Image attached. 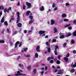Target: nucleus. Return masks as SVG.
Returning <instances> with one entry per match:
<instances>
[{"label": "nucleus", "mask_w": 76, "mask_h": 76, "mask_svg": "<svg viewBox=\"0 0 76 76\" xmlns=\"http://www.w3.org/2000/svg\"><path fill=\"white\" fill-rule=\"evenodd\" d=\"M22 75L23 76H26V74H20V72L19 71H18L17 72V73L15 74V76H20Z\"/></svg>", "instance_id": "1"}, {"label": "nucleus", "mask_w": 76, "mask_h": 76, "mask_svg": "<svg viewBox=\"0 0 76 76\" xmlns=\"http://www.w3.org/2000/svg\"><path fill=\"white\" fill-rule=\"evenodd\" d=\"M26 5L28 6V9H29L31 7V4L29 3L28 2H26Z\"/></svg>", "instance_id": "2"}, {"label": "nucleus", "mask_w": 76, "mask_h": 76, "mask_svg": "<svg viewBox=\"0 0 76 76\" xmlns=\"http://www.w3.org/2000/svg\"><path fill=\"white\" fill-rule=\"evenodd\" d=\"M39 49H40V47L39 45H37L36 48L37 51V52H40V50H39Z\"/></svg>", "instance_id": "3"}, {"label": "nucleus", "mask_w": 76, "mask_h": 76, "mask_svg": "<svg viewBox=\"0 0 76 76\" xmlns=\"http://www.w3.org/2000/svg\"><path fill=\"white\" fill-rule=\"evenodd\" d=\"M45 33V31H44L40 30L39 31V34L40 35H42V34H44Z\"/></svg>", "instance_id": "4"}, {"label": "nucleus", "mask_w": 76, "mask_h": 76, "mask_svg": "<svg viewBox=\"0 0 76 76\" xmlns=\"http://www.w3.org/2000/svg\"><path fill=\"white\" fill-rule=\"evenodd\" d=\"M20 44V42H19V41H17L16 42L15 44V48H17L18 47V44Z\"/></svg>", "instance_id": "5"}, {"label": "nucleus", "mask_w": 76, "mask_h": 76, "mask_svg": "<svg viewBox=\"0 0 76 76\" xmlns=\"http://www.w3.org/2000/svg\"><path fill=\"white\" fill-rule=\"evenodd\" d=\"M72 35V34L71 33L69 32L66 34V37H70Z\"/></svg>", "instance_id": "6"}, {"label": "nucleus", "mask_w": 76, "mask_h": 76, "mask_svg": "<svg viewBox=\"0 0 76 76\" xmlns=\"http://www.w3.org/2000/svg\"><path fill=\"white\" fill-rule=\"evenodd\" d=\"M22 23H19L17 24V26L19 28H21L22 27Z\"/></svg>", "instance_id": "7"}, {"label": "nucleus", "mask_w": 76, "mask_h": 76, "mask_svg": "<svg viewBox=\"0 0 76 76\" xmlns=\"http://www.w3.org/2000/svg\"><path fill=\"white\" fill-rule=\"evenodd\" d=\"M18 66L20 67V68H22V69H23V65L21 64H18Z\"/></svg>", "instance_id": "8"}, {"label": "nucleus", "mask_w": 76, "mask_h": 76, "mask_svg": "<svg viewBox=\"0 0 76 76\" xmlns=\"http://www.w3.org/2000/svg\"><path fill=\"white\" fill-rule=\"evenodd\" d=\"M3 22H4V17H3L1 21V23H3Z\"/></svg>", "instance_id": "9"}, {"label": "nucleus", "mask_w": 76, "mask_h": 76, "mask_svg": "<svg viewBox=\"0 0 76 76\" xmlns=\"http://www.w3.org/2000/svg\"><path fill=\"white\" fill-rule=\"evenodd\" d=\"M64 59L65 61L66 62H67L69 60V58L66 57H65L64 58Z\"/></svg>", "instance_id": "10"}, {"label": "nucleus", "mask_w": 76, "mask_h": 76, "mask_svg": "<svg viewBox=\"0 0 76 76\" xmlns=\"http://www.w3.org/2000/svg\"><path fill=\"white\" fill-rule=\"evenodd\" d=\"M41 11H44V7L43 6H42L41 8L40 9Z\"/></svg>", "instance_id": "11"}, {"label": "nucleus", "mask_w": 76, "mask_h": 76, "mask_svg": "<svg viewBox=\"0 0 76 76\" xmlns=\"http://www.w3.org/2000/svg\"><path fill=\"white\" fill-rule=\"evenodd\" d=\"M61 16L62 18H66V17H67V15L65 14L64 13L62 14Z\"/></svg>", "instance_id": "12"}, {"label": "nucleus", "mask_w": 76, "mask_h": 76, "mask_svg": "<svg viewBox=\"0 0 76 76\" xmlns=\"http://www.w3.org/2000/svg\"><path fill=\"white\" fill-rule=\"evenodd\" d=\"M34 21V20L33 19L31 20L30 21H29V24H31V23H33Z\"/></svg>", "instance_id": "13"}, {"label": "nucleus", "mask_w": 76, "mask_h": 76, "mask_svg": "<svg viewBox=\"0 0 76 76\" xmlns=\"http://www.w3.org/2000/svg\"><path fill=\"white\" fill-rule=\"evenodd\" d=\"M51 25H54V23L55 21L53 20H52L51 21Z\"/></svg>", "instance_id": "14"}, {"label": "nucleus", "mask_w": 76, "mask_h": 76, "mask_svg": "<svg viewBox=\"0 0 76 76\" xmlns=\"http://www.w3.org/2000/svg\"><path fill=\"white\" fill-rule=\"evenodd\" d=\"M31 13V11H27L26 12V15L27 16H28L29 15V13Z\"/></svg>", "instance_id": "15"}, {"label": "nucleus", "mask_w": 76, "mask_h": 76, "mask_svg": "<svg viewBox=\"0 0 76 76\" xmlns=\"http://www.w3.org/2000/svg\"><path fill=\"white\" fill-rule=\"evenodd\" d=\"M33 72H34V75H35V74H36V73H37V70L36 69H34L33 70Z\"/></svg>", "instance_id": "16"}, {"label": "nucleus", "mask_w": 76, "mask_h": 76, "mask_svg": "<svg viewBox=\"0 0 76 76\" xmlns=\"http://www.w3.org/2000/svg\"><path fill=\"white\" fill-rule=\"evenodd\" d=\"M35 58H38V54L37 53H35Z\"/></svg>", "instance_id": "17"}, {"label": "nucleus", "mask_w": 76, "mask_h": 76, "mask_svg": "<svg viewBox=\"0 0 76 76\" xmlns=\"http://www.w3.org/2000/svg\"><path fill=\"white\" fill-rule=\"evenodd\" d=\"M11 9H12V8L10 7L8 9H7V13H9V10H11Z\"/></svg>", "instance_id": "18"}, {"label": "nucleus", "mask_w": 76, "mask_h": 76, "mask_svg": "<svg viewBox=\"0 0 76 76\" xmlns=\"http://www.w3.org/2000/svg\"><path fill=\"white\" fill-rule=\"evenodd\" d=\"M48 49V51L49 53L51 52V48H50L49 47L47 48Z\"/></svg>", "instance_id": "19"}, {"label": "nucleus", "mask_w": 76, "mask_h": 76, "mask_svg": "<svg viewBox=\"0 0 76 76\" xmlns=\"http://www.w3.org/2000/svg\"><path fill=\"white\" fill-rule=\"evenodd\" d=\"M59 38L60 39H63V38H64V35H61L60 36Z\"/></svg>", "instance_id": "20"}, {"label": "nucleus", "mask_w": 76, "mask_h": 76, "mask_svg": "<svg viewBox=\"0 0 76 76\" xmlns=\"http://www.w3.org/2000/svg\"><path fill=\"white\" fill-rule=\"evenodd\" d=\"M27 69L28 70H30L31 69V66H28L27 67Z\"/></svg>", "instance_id": "21"}, {"label": "nucleus", "mask_w": 76, "mask_h": 76, "mask_svg": "<svg viewBox=\"0 0 76 76\" xmlns=\"http://www.w3.org/2000/svg\"><path fill=\"white\" fill-rule=\"evenodd\" d=\"M1 9L2 10L4 9V7L3 6H0V10H1Z\"/></svg>", "instance_id": "22"}, {"label": "nucleus", "mask_w": 76, "mask_h": 76, "mask_svg": "<svg viewBox=\"0 0 76 76\" xmlns=\"http://www.w3.org/2000/svg\"><path fill=\"white\" fill-rule=\"evenodd\" d=\"M54 33H56V32H57V28H55L54 29Z\"/></svg>", "instance_id": "23"}, {"label": "nucleus", "mask_w": 76, "mask_h": 76, "mask_svg": "<svg viewBox=\"0 0 76 76\" xmlns=\"http://www.w3.org/2000/svg\"><path fill=\"white\" fill-rule=\"evenodd\" d=\"M73 35L74 36H76V30H75L73 32Z\"/></svg>", "instance_id": "24"}, {"label": "nucleus", "mask_w": 76, "mask_h": 76, "mask_svg": "<svg viewBox=\"0 0 76 76\" xmlns=\"http://www.w3.org/2000/svg\"><path fill=\"white\" fill-rule=\"evenodd\" d=\"M4 25H6V26H7L8 25V23H7V21H5L4 22Z\"/></svg>", "instance_id": "25"}, {"label": "nucleus", "mask_w": 76, "mask_h": 76, "mask_svg": "<svg viewBox=\"0 0 76 76\" xmlns=\"http://www.w3.org/2000/svg\"><path fill=\"white\" fill-rule=\"evenodd\" d=\"M71 43H72V44H75V40H74L72 39L71 40Z\"/></svg>", "instance_id": "26"}, {"label": "nucleus", "mask_w": 76, "mask_h": 76, "mask_svg": "<svg viewBox=\"0 0 76 76\" xmlns=\"http://www.w3.org/2000/svg\"><path fill=\"white\" fill-rule=\"evenodd\" d=\"M56 63L57 64H60V61L58 60H57L56 62Z\"/></svg>", "instance_id": "27"}, {"label": "nucleus", "mask_w": 76, "mask_h": 76, "mask_svg": "<svg viewBox=\"0 0 76 76\" xmlns=\"http://www.w3.org/2000/svg\"><path fill=\"white\" fill-rule=\"evenodd\" d=\"M61 73H62V71H61V70H60L58 71V75L60 74H62Z\"/></svg>", "instance_id": "28"}, {"label": "nucleus", "mask_w": 76, "mask_h": 76, "mask_svg": "<svg viewBox=\"0 0 76 76\" xmlns=\"http://www.w3.org/2000/svg\"><path fill=\"white\" fill-rule=\"evenodd\" d=\"M13 17H14L13 15H12L11 16V19L12 20H14L15 19V18Z\"/></svg>", "instance_id": "29"}, {"label": "nucleus", "mask_w": 76, "mask_h": 76, "mask_svg": "<svg viewBox=\"0 0 76 76\" xmlns=\"http://www.w3.org/2000/svg\"><path fill=\"white\" fill-rule=\"evenodd\" d=\"M20 21V19L17 18V20L16 21V23H19V22Z\"/></svg>", "instance_id": "30"}, {"label": "nucleus", "mask_w": 76, "mask_h": 76, "mask_svg": "<svg viewBox=\"0 0 76 76\" xmlns=\"http://www.w3.org/2000/svg\"><path fill=\"white\" fill-rule=\"evenodd\" d=\"M63 22V20L61 19L59 20V23H62V22Z\"/></svg>", "instance_id": "31"}, {"label": "nucleus", "mask_w": 76, "mask_h": 76, "mask_svg": "<svg viewBox=\"0 0 76 76\" xmlns=\"http://www.w3.org/2000/svg\"><path fill=\"white\" fill-rule=\"evenodd\" d=\"M4 40H0V43H2L3 44H4Z\"/></svg>", "instance_id": "32"}, {"label": "nucleus", "mask_w": 76, "mask_h": 76, "mask_svg": "<svg viewBox=\"0 0 76 76\" xmlns=\"http://www.w3.org/2000/svg\"><path fill=\"white\" fill-rule=\"evenodd\" d=\"M64 22H68L69 21V19H64Z\"/></svg>", "instance_id": "33"}, {"label": "nucleus", "mask_w": 76, "mask_h": 76, "mask_svg": "<svg viewBox=\"0 0 76 76\" xmlns=\"http://www.w3.org/2000/svg\"><path fill=\"white\" fill-rule=\"evenodd\" d=\"M71 72L72 73H74V72H75V69H72L71 70Z\"/></svg>", "instance_id": "34"}, {"label": "nucleus", "mask_w": 76, "mask_h": 76, "mask_svg": "<svg viewBox=\"0 0 76 76\" xmlns=\"http://www.w3.org/2000/svg\"><path fill=\"white\" fill-rule=\"evenodd\" d=\"M46 44L47 46H50V44L48 43V42H46Z\"/></svg>", "instance_id": "35"}, {"label": "nucleus", "mask_w": 76, "mask_h": 76, "mask_svg": "<svg viewBox=\"0 0 76 76\" xmlns=\"http://www.w3.org/2000/svg\"><path fill=\"white\" fill-rule=\"evenodd\" d=\"M17 34V31H15L13 34H12L13 35H16Z\"/></svg>", "instance_id": "36"}, {"label": "nucleus", "mask_w": 76, "mask_h": 76, "mask_svg": "<svg viewBox=\"0 0 76 76\" xmlns=\"http://www.w3.org/2000/svg\"><path fill=\"white\" fill-rule=\"evenodd\" d=\"M73 23L74 24V25H76V20H74L73 21Z\"/></svg>", "instance_id": "37"}, {"label": "nucleus", "mask_w": 76, "mask_h": 76, "mask_svg": "<svg viewBox=\"0 0 76 76\" xmlns=\"http://www.w3.org/2000/svg\"><path fill=\"white\" fill-rule=\"evenodd\" d=\"M33 16L31 15V16H29V18H30V19H33Z\"/></svg>", "instance_id": "38"}, {"label": "nucleus", "mask_w": 76, "mask_h": 76, "mask_svg": "<svg viewBox=\"0 0 76 76\" xmlns=\"http://www.w3.org/2000/svg\"><path fill=\"white\" fill-rule=\"evenodd\" d=\"M56 42V39H54L52 40V42Z\"/></svg>", "instance_id": "39"}, {"label": "nucleus", "mask_w": 76, "mask_h": 76, "mask_svg": "<svg viewBox=\"0 0 76 76\" xmlns=\"http://www.w3.org/2000/svg\"><path fill=\"white\" fill-rule=\"evenodd\" d=\"M26 7L25 6V5H23V10H25V8Z\"/></svg>", "instance_id": "40"}, {"label": "nucleus", "mask_w": 76, "mask_h": 76, "mask_svg": "<svg viewBox=\"0 0 76 76\" xmlns=\"http://www.w3.org/2000/svg\"><path fill=\"white\" fill-rule=\"evenodd\" d=\"M24 56L25 57H29L30 56V55H24Z\"/></svg>", "instance_id": "41"}, {"label": "nucleus", "mask_w": 76, "mask_h": 76, "mask_svg": "<svg viewBox=\"0 0 76 76\" xmlns=\"http://www.w3.org/2000/svg\"><path fill=\"white\" fill-rule=\"evenodd\" d=\"M66 45H67V43L66 42L64 43L63 44L64 47H66Z\"/></svg>", "instance_id": "42"}, {"label": "nucleus", "mask_w": 76, "mask_h": 76, "mask_svg": "<svg viewBox=\"0 0 76 76\" xmlns=\"http://www.w3.org/2000/svg\"><path fill=\"white\" fill-rule=\"evenodd\" d=\"M54 52L55 53V55H58V54H57V51H55Z\"/></svg>", "instance_id": "43"}, {"label": "nucleus", "mask_w": 76, "mask_h": 76, "mask_svg": "<svg viewBox=\"0 0 76 76\" xmlns=\"http://www.w3.org/2000/svg\"><path fill=\"white\" fill-rule=\"evenodd\" d=\"M56 6V4L53 3L52 4V7H54Z\"/></svg>", "instance_id": "44"}, {"label": "nucleus", "mask_w": 76, "mask_h": 76, "mask_svg": "<svg viewBox=\"0 0 76 76\" xmlns=\"http://www.w3.org/2000/svg\"><path fill=\"white\" fill-rule=\"evenodd\" d=\"M22 46V42H21L20 44L19 45V47H20Z\"/></svg>", "instance_id": "45"}, {"label": "nucleus", "mask_w": 76, "mask_h": 76, "mask_svg": "<svg viewBox=\"0 0 76 76\" xmlns=\"http://www.w3.org/2000/svg\"><path fill=\"white\" fill-rule=\"evenodd\" d=\"M7 32L8 33H10V31H9V29L7 28Z\"/></svg>", "instance_id": "46"}, {"label": "nucleus", "mask_w": 76, "mask_h": 76, "mask_svg": "<svg viewBox=\"0 0 76 76\" xmlns=\"http://www.w3.org/2000/svg\"><path fill=\"white\" fill-rule=\"evenodd\" d=\"M69 56H70V54H69V53H68L67 56H66V57H69Z\"/></svg>", "instance_id": "47"}, {"label": "nucleus", "mask_w": 76, "mask_h": 76, "mask_svg": "<svg viewBox=\"0 0 76 76\" xmlns=\"http://www.w3.org/2000/svg\"><path fill=\"white\" fill-rule=\"evenodd\" d=\"M70 26V24H69L68 25H66L65 26V27H68V26Z\"/></svg>", "instance_id": "48"}, {"label": "nucleus", "mask_w": 76, "mask_h": 76, "mask_svg": "<svg viewBox=\"0 0 76 76\" xmlns=\"http://www.w3.org/2000/svg\"><path fill=\"white\" fill-rule=\"evenodd\" d=\"M68 29L71 30L72 29V27H71V26L69 27L68 28Z\"/></svg>", "instance_id": "49"}, {"label": "nucleus", "mask_w": 76, "mask_h": 76, "mask_svg": "<svg viewBox=\"0 0 76 76\" xmlns=\"http://www.w3.org/2000/svg\"><path fill=\"white\" fill-rule=\"evenodd\" d=\"M50 63H54V61L53 60H51L50 62Z\"/></svg>", "instance_id": "50"}, {"label": "nucleus", "mask_w": 76, "mask_h": 76, "mask_svg": "<svg viewBox=\"0 0 76 76\" xmlns=\"http://www.w3.org/2000/svg\"><path fill=\"white\" fill-rule=\"evenodd\" d=\"M4 13H6L7 12V8H5L4 9Z\"/></svg>", "instance_id": "51"}, {"label": "nucleus", "mask_w": 76, "mask_h": 76, "mask_svg": "<svg viewBox=\"0 0 76 76\" xmlns=\"http://www.w3.org/2000/svg\"><path fill=\"white\" fill-rule=\"evenodd\" d=\"M60 57H61V56H58V60H60Z\"/></svg>", "instance_id": "52"}, {"label": "nucleus", "mask_w": 76, "mask_h": 76, "mask_svg": "<svg viewBox=\"0 0 76 76\" xmlns=\"http://www.w3.org/2000/svg\"><path fill=\"white\" fill-rule=\"evenodd\" d=\"M3 31L1 32V33L3 34H4V29H2Z\"/></svg>", "instance_id": "53"}, {"label": "nucleus", "mask_w": 76, "mask_h": 76, "mask_svg": "<svg viewBox=\"0 0 76 76\" xmlns=\"http://www.w3.org/2000/svg\"><path fill=\"white\" fill-rule=\"evenodd\" d=\"M40 73H41L42 75H43V74L44 73V71L41 72H40Z\"/></svg>", "instance_id": "54"}, {"label": "nucleus", "mask_w": 76, "mask_h": 76, "mask_svg": "<svg viewBox=\"0 0 76 76\" xmlns=\"http://www.w3.org/2000/svg\"><path fill=\"white\" fill-rule=\"evenodd\" d=\"M10 45H11V46H12V45H13V43H12V42H10Z\"/></svg>", "instance_id": "55"}, {"label": "nucleus", "mask_w": 76, "mask_h": 76, "mask_svg": "<svg viewBox=\"0 0 76 76\" xmlns=\"http://www.w3.org/2000/svg\"><path fill=\"white\" fill-rule=\"evenodd\" d=\"M24 34H26L27 33V31L26 30H25L24 31Z\"/></svg>", "instance_id": "56"}, {"label": "nucleus", "mask_w": 76, "mask_h": 76, "mask_svg": "<svg viewBox=\"0 0 76 76\" xmlns=\"http://www.w3.org/2000/svg\"><path fill=\"white\" fill-rule=\"evenodd\" d=\"M17 6H20V2L19 1L18 2V4H17Z\"/></svg>", "instance_id": "57"}, {"label": "nucleus", "mask_w": 76, "mask_h": 76, "mask_svg": "<svg viewBox=\"0 0 76 76\" xmlns=\"http://www.w3.org/2000/svg\"><path fill=\"white\" fill-rule=\"evenodd\" d=\"M58 9V8H57V7H56L54 9V10H57Z\"/></svg>", "instance_id": "58"}, {"label": "nucleus", "mask_w": 76, "mask_h": 76, "mask_svg": "<svg viewBox=\"0 0 76 76\" xmlns=\"http://www.w3.org/2000/svg\"><path fill=\"white\" fill-rule=\"evenodd\" d=\"M73 53L74 54H76V51L75 50H74L73 51Z\"/></svg>", "instance_id": "59"}, {"label": "nucleus", "mask_w": 76, "mask_h": 76, "mask_svg": "<svg viewBox=\"0 0 76 76\" xmlns=\"http://www.w3.org/2000/svg\"><path fill=\"white\" fill-rule=\"evenodd\" d=\"M55 48H57V49L58 48V46L57 45L55 46Z\"/></svg>", "instance_id": "60"}, {"label": "nucleus", "mask_w": 76, "mask_h": 76, "mask_svg": "<svg viewBox=\"0 0 76 76\" xmlns=\"http://www.w3.org/2000/svg\"><path fill=\"white\" fill-rule=\"evenodd\" d=\"M50 57H48L47 59L48 61H49V60H50Z\"/></svg>", "instance_id": "61"}, {"label": "nucleus", "mask_w": 76, "mask_h": 76, "mask_svg": "<svg viewBox=\"0 0 76 76\" xmlns=\"http://www.w3.org/2000/svg\"><path fill=\"white\" fill-rule=\"evenodd\" d=\"M31 31H32L34 29V27H31Z\"/></svg>", "instance_id": "62"}, {"label": "nucleus", "mask_w": 76, "mask_h": 76, "mask_svg": "<svg viewBox=\"0 0 76 76\" xmlns=\"http://www.w3.org/2000/svg\"><path fill=\"white\" fill-rule=\"evenodd\" d=\"M73 66L74 67H76V64L73 65Z\"/></svg>", "instance_id": "63"}, {"label": "nucleus", "mask_w": 76, "mask_h": 76, "mask_svg": "<svg viewBox=\"0 0 76 76\" xmlns=\"http://www.w3.org/2000/svg\"><path fill=\"white\" fill-rule=\"evenodd\" d=\"M66 6H69V4L67 3L66 4Z\"/></svg>", "instance_id": "64"}]
</instances>
